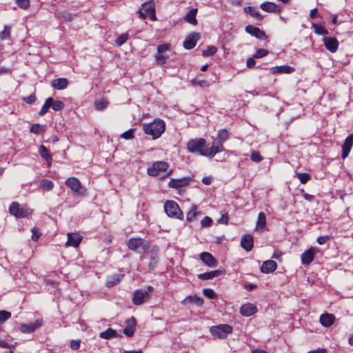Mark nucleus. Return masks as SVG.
I'll return each instance as SVG.
<instances>
[{
  "instance_id": "13",
  "label": "nucleus",
  "mask_w": 353,
  "mask_h": 353,
  "mask_svg": "<svg viewBox=\"0 0 353 353\" xmlns=\"http://www.w3.org/2000/svg\"><path fill=\"white\" fill-rule=\"evenodd\" d=\"M127 246L129 250L137 251L139 248L145 250L148 246L145 244L144 239L141 238H131L127 242Z\"/></svg>"
},
{
  "instance_id": "32",
  "label": "nucleus",
  "mask_w": 353,
  "mask_h": 353,
  "mask_svg": "<svg viewBox=\"0 0 353 353\" xmlns=\"http://www.w3.org/2000/svg\"><path fill=\"white\" fill-rule=\"evenodd\" d=\"M244 12L247 14H250L252 17L255 18L258 21H262L263 17L260 14L257 8L251 6L244 8Z\"/></svg>"
},
{
  "instance_id": "55",
  "label": "nucleus",
  "mask_w": 353,
  "mask_h": 353,
  "mask_svg": "<svg viewBox=\"0 0 353 353\" xmlns=\"http://www.w3.org/2000/svg\"><path fill=\"white\" fill-rule=\"evenodd\" d=\"M31 231L32 233V239L34 241H37L41 235V232L37 228H33Z\"/></svg>"
},
{
  "instance_id": "53",
  "label": "nucleus",
  "mask_w": 353,
  "mask_h": 353,
  "mask_svg": "<svg viewBox=\"0 0 353 353\" xmlns=\"http://www.w3.org/2000/svg\"><path fill=\"white\" fill-rule=\"evenodd\" d=\"M250 159L254 162H260L263 159V157L257 151H253L250 155Z\"/></svg>"
},
{
  "instance_id": "39",
  "label": "nucleus",
  "mask_w": 353,
  "mask_h": 353,
  "mask_svg": "<svg viewBox=\"0 0 353 353\" xmlns=\"http://www.w3.org/2000/svg\"><path fill=\"white\" fill-rule=\"evenodd\" d=\"M51 105L52 97H48L46 99L44 104L43 105L40 111L39 112V114L40 116H43L44 114H46L48 112L49 108L51 107Z\"/></svg>"
},
{
  "instance_id": "45",
  "label": "nucleus",
  "mask_w": 353,
  "mask_h": 353,
  "mask_svg": "<svg viewBox=\"0 0 353 353\" xmlns=\"http://www.w3.org/2000/svg\"><path fill=\"white\" fill-rule=\"evenodd\" d=\"M51 108L54 111H61L64 108V103L61 101H54V99L52 98V105Z\"/></svg>"
},
{
  "instance_id": "11",
  "label": "nucleus",
  "mask_w": 353,
  "mask_h": 353,
  "mask_svg": "<svg viewBox=\"0 0 353 353\" xmlns=\"http://www.w3.org/2000/svg\"><path fill=\"white\" fill-rule=\"evenodd\" d=\"M150 297L148 292L143 290H135L133 293L132 302L135 305H141L145 303Z\"/></svg>"
},
{
  "instance_id": "22",
  "label": "nucleus",
  "mask_w": 353,
  "mask_h": 353,
  "mask_svg": "<svg viewBox=\"0 0 353 353\" xmlns=\"http://www.w3.org/2000/svg\"><path fill=\"white\" fill-rule=\"evenodd\" d=\"M82 236L78 233H68L66 245L77 248L80 244Z\"/></svg>"
},
{
  "instance_id": "17",
  "label": "nucleus",
  "mask_w": 353,
  "mask_h": 353,
  "mask_svg": "<svg viewBox=\"0 0 353 353\" xmlns=\"http://www.w3.org/2000/svg\"><path fill=\"white\" fill-rule=\"evenodd\" d=\"M352 145H353V133L350 134L345 139L343 144L342 145L341 157L343 159H345V158L347 157Z\"/></svg>"
},
{
  "instance_id": "48",
  "label": "nucleus",
  "mask_w": 353,
  "mask_h": 353,
  "mask_svg": "<svg viewBox=\"0 0 353 353\" xmlns=\"http://www.w3.org/2000/svg\"><path fill=\"white\" fill-rule=\"evenodd\" d=\"M10 31L11 28L8 26H5L3 30L0 33V39L1 40L9 39L10 36Z\"/></svg>"
},
{
  "instance_id": "30",
  "label": "nucleus",
  "mask_w": 353,
  "mask_h": 353,
  "mask_svg": "<svg viewBox=\"0 0 353 353\" xmlns=\"http://www.w3.org/2000/svg\"><path fill=\"white\" fill-rule=\"evenodd\" d=\"M68 85V81L65 78H59L57 79H54L52 81V85L54 88L57 90H63Z\"/></svg>"
},
{
  "instance_id": "50",
  "label": "nucleus",
  "mask_w": 353,
  "mask_h": 353,
  "mask_svg": "<svg viewBox=\"0 0 353 353\" xmlns=\"http://www.w3.org/2000/svg\"><path fill=\"white\" fill-rule=\"evenodd\" d=\"M268 54V50L263 48L257 50L254 54L253 57L255 59H260Z\"/></svg>"
},
{
  "instance_id": "3",
  "label": "nucleus",
  "mask_w": 353,
  "mask_h": 353,
  "mask_svg": "<svg viewBox=\"0 0 353 353\" xmlns=\"http://www.w3.org/2000/svg\"><path fill=\"white\" fill-rule=\"evenodd\" d=\"M230 132L226 129H222L218 132L217 137L212 143V147L215 155L223 151V143L230 137Z\"/></svg>"
},
{
  "instance_id": "57",
  "label": "nucleus",
  "mask_w": 353,
  "mask_h": 353,
  "mask_svg": "<svg viewBox=\"0 0 353 353\" xmlns=\"http://www.w3.org/2000/svg\"><path fill=\"white\" fill-rule=\"evenodd\" d=\"M17 5L23 9H26L30 6V1L29 0H16Z\"/></svg>"
},
{
  "instance_id": "20",
  "label": "nucleus",
  "mask_w": 353,
  "mask_h": 353,
  "mask_svg": "<svg viewBox=\"0 0 353 353\" xmlns=\"http://www.w3.org/2000/svg\"><path fill=\"white\" fill-rule=\"evenodd\" d=\"M260 8L268 12L279 13L281 12V8L277 4L270 1L262 3Z\"/></svg>"
},
{
  "instance_id": "19",
  "label": "nucleus",
  "mask_w": 353,
  "mask_h": 353,
  "mask_svg": "<svg viewBox=\"0 0 353 353\" xmlns=\"http://www.w3.org/2000/svg\"><path fill=\"white\" fill-rule=\"evenodd\" d=\"M277 268L276 263L273 260L264 261L261 266V271L265 274H270L274 272Z\"/></svg>"
},
{
  "instance_id": "31",
  "label": "nucleus",
  "mask_w": 353,
  "mask_h": 353,
  "mask_svg": "<svg viewBox=\"0 0 353 353\" xmlns=\"http://www.w3.org/2000/svg\"><path fill=\"white\" fill-rule=\"evenodd\" d=\"M39 153L40 156L48 163V165L50 166L52 158L48 148L41 145L39 148Z\"/></svg>"
},
{
  "instance_id": "28",
  "label": "nucleus",
  "mask_w": 353,
  "mask_h": 353,
  "mask_svg": "<svg viewBox=\"0 0 353 353\" xmlns=\"http://www.w3.org/2000/svg\"><path fill=\"white\" fill-rule=\"evenodd\" d=\"M124 275L122 274H115L107 278L105 286L107 288H112L117 285L123 278Z\"/></svg>"
},
{
  "instance_id": "5",
  "label": "nucleus",
  "mask_w": 353,
  "mask_h": 353,
  "mask_svg": "<svg viewBox=\"0 0 353 353\" xmlns=\"http://www.w3.org/2000/svg\"><path fill=\"white\" fill-rule=\"evenodd\" d=\"M164 210L170 217L176 218L180 220L183 219L182 211L180 210L177 203L174 201H167L164 204Z\"/></svg>"
},
{
  "instance_id": "56",
  "label": "nucleus",
  "mask_w": 353,
  "mask_h": 353,
  "mask_svg": "<svg viewBox=\"0 0 353 353\" xmlns=\"http://www.w3.org/2000/svg\"><path fill=\"white\" fill-rule=\"evenodd\" d=\"M203 292V294L209 299H215L216 296L214 290L210 288L204 289Z\"/></svg>"
},
{
  "instance_id": "21",
  "label": "nucleus",
  "mask_w": 353,
  "mask_h": 353,
  "mask_svg": "<svg viewBox=\"0 0 353 353\" xmlns=\"http://www.w3.org/2000/svg\"><path fill=\"white\" fill-rule=\"evenodd\" d=\"M256 312V307L252 303L244 304L240 308V313L244 316H250Z\"/></svg>"
},
{
  "instance_id": "62",
  "label": "nucleus",
  "mask_w": 353,
  "mask_h": 353,
  "mask_svg": "<svg viewBox=\"0 0 353 353\" xmlns=\"http://www.w3.org/2000/svg\"><path fill=\"white\" fill-rule=\"evenodd\" d=\"M256 61L254 58H248L246 62L247 67L251 68L254 66Z\"/></svg>"
},
{
  "instance_id": "7",
  "label": "nucleus",
  "mask_w": 353,
  "mask_h": 353,
  "mask_svg": "<svg viewBox=\"0 0 353 353\" xmlns=\"http://www.w3.org/2000/svg\"><path fill=\"white\" fill-rule=\"evenodd\" d=\"M170 50L168 44H161L157 47V53L155 55L156 63L158 65H163L165 63L169 56L166 52Z\"/></svg>"
},
{
  "instance_id": "60",
  "label": "nucleus",
  "mask_w": 353,
  "mask_h": 353,
  "mask_svg": "<svg viewBox=\"0 0 353 353\" xmlns=\"http://www.w3.org/2000/svg\"><path fill=\"white\" fill-rule=\"evenodd\" d=\"M329 239L328 236H321L317 238L316 241L319 245H323L329 240Z\"/></svg>"
},
{
  "instance_id": "63",
  "label": "nucleus",
  "mask_w": 353,
  "mask_h": 353,
  "mask_svg": "<svg viewBox=\"0 0 353 353\" xmlns=\"http://www.w3.org/2000/svg\"><path fill=\"white\" fill-rule=\"evenodd\" d=\"M228 219L229 218L227 214H223L221 218L219 220V223L227 224Z\"/></svg>"
},
{
  "instance_id": "16",
  "label": "nucleus",
  "mask_w": 353,
  "mask_h": 353,
  "mask_svg": "<svg viewBox=\"0 0 353 353\" xmlns=\"http://www.w3.org/2000/svg\"><path fill=\"white\" fill-rule=\"evenodd\" d=\"M199 39L200 34L199 33L192 32L183 41V47L187 50L192 49Z\"/></svg>"
},
{
  "instance_id": "9",
  "label": "nucleus",
  "mask_w": 353,
  "mask_h": 353,
  "mask_svg": "<svg viewBox=\"0 0 353 353\" xmlns=\"http://www.w3.org/2000/svg\"><path fill=\"white\" fill-rule=\"evenodd\" d=\"M137 13L139 14V17L141 19H145L148 17L152 21L156 20L155 10L150 4H143L142 8L137 11Z\"/></svg>"
},
{
  "instance_id": "35",
  "label": "nucleus",
  "mask_w": 353,
  "mask_h": 353,
  "mask_svg": "<svg viewBox=\"0 0 353 353\" xmlns=\"http://www.w3.org/2000/svg\"><path fill=\"white\" fill-rule=\"evenodd\" d=\"M117 332L112 328H108L99 334V337L104 339H110L117 337Z\"/></svg>"
},
{
  "instance_id": "1",
  "label": "nucleus",
  "mask_w": 353,
  "mask_h": 353,
  "mask_svg": "<svg viewBox=\"0 0 353 353\" xmlns=\"http://www.w3.org/2000/svg\"><path fill=\"white\" fill-rule=\"evenodd\" d=\"M189 152L212 159L215 156L212 147L206 148V141L203 138L190 139L187 144Z\"/></svg>"
},
{
  "instance_id": "64",
  "label": "nucleus",
  "mask_w": 353,
  "mask_h": 353,
  "mask_svg": "<svg viewBox=\"0 0 353 353\" xmlns=\"http://www.w3.org/2000/svg\"><path fill=\"white\" fill-rule=\"evenodd\" d=\"M307 353H327V350L325 348H319L315 350L310 351Z\"/></svg>"
},
{
  "instance_id": "4",
  "label": "nucleus",
  "mask_w": 353,
  "mask_h": 353,
  "mask_svg": "<svg viewBox=\"0 0 353 353\" xmlns=\"http://www.w3.org/2000/svg\"><path fill=\"white\" fill-rule=\"evenodd\" d=\"M232 327L228 324H220L210 327L211 334L219 339H226L232 332Z\"/></svg>"
},
{
  "instance_id": "40",
  "label": "nucleus",
  "mask_w": 353,
  "mask_h": 353,
  "mask_svg": "<svg viewBox=\"0 0 353 353\" xmlns=\"http://www.w3.org/2000/svg\"><path fill=\"white\" fill-rule=\"evenodd\" d=\"M312 27L314 29V32L319 35H327L328 34V31L325 30L321 25L313 23Z\"/></svg>"
},
{
  "instance_id": "47",
  "label": "nucleus",
  "mask_w": 353,
  "mask_h": 353,
  "mask_svg": "<svg viewBox=\"0 0 353 353\" xmlns=\"http://www.w3.org/2000/svg\"><path fill=\"white\" fill-rule=\"evenodd\" d=\"M296 176L303 184L306 183L310 179V175L308 173L296 172Z\"/></svg>"
},
{
  "instance_id": "27",
  "label": "nucleus",
  "mask_w": 353,
  "mask_h": 353,
  "mask_svg": "<svg viewBox=\"0 0 353 353\" xmlns=\"http://www.w3.org/2000/svg\"><path fill=\"white\" fill-rule=\"evenodd\" d=\"M314 250L313 248H310L306 251H305L301 254V263L303 265H307L311 263V262L314 259Z\"/></svg>"
},
{
  "instance_id": "36",
  "label": "nucleus",
  "mask_w": 353,
  "mask_h": 353,
  "mask_svg": "<svg viewBox=\"0 0 353 353\" xmlns=\"http://www.w3.org/2000/svg\"><path fill=\"white\" fill-rule=\"evenodd\" d=\"M266 225V216L264 212H261L258 215V219L256 221V230H263Z\"/></svg>"
},
{
  "instance_id": "25",
  "label": "nucleus",
  "mask_w": 353,
  "mask_h": 353,
  "mask_svg": "<svg viewBox=\"0 0 353 353\" xmlns=\"http://www.w3.org/2000/svg\"><path fill=\"white\" fill-rule=\"evenodd\" d=\"M241 247L249 252L253 248V238L250 234H245L241 238Z\"/></svg>"
},
{
  "instance_id": "12",
  "label": "nucleus",
  "mask_w": 353,
  "mask_h": 353,
  "mask_svg": "<svg viewBox=\"0 0 353 353\" xmlns=\"http://www.w3.org/2000/svg\"><path fill=\"white\" fill-rule=\"evenodd\" d=\"M43 325L42 319H37L34 322L29 323H21L19 330L24 334H30L34 332L37 328Z\"/></svg>"
},
{
  "instance_id": "37",
  "label": "nucleus",
  "mask_w": 353,
  "mask_h": 353,
  "mask_svg": "<svg viewBox=\"0 0 353 353\" xmlns=\"http://www.w3.org/2000/svg\"><path fill=\"white\" fill-rule=\"evenodd\" d=\"M184 303H193L196 305L197 306H201L203 303V300L201 297L196 296H189L184 301Z\"/></svg>"
},
{
  "instance_id": "59",
  "label": "nucleus",
  "mask_w": 353,
  "mask_h": 353,
  "mask_svg": "<svg viewBox=\"0 0 353 353\" xmlns=\"http://www.w3.org/2000/svg\"><path fill=\"white\" fill-rule=\"evenodd\" d=\"M23 100L28 104H32L36 101V97L35 95L32 94L28 97H23Z\"/></svg>"
},
{
  "instance_id": "23",
  "label": "nucleus",
  "mask_w": 353,
  "mask_h": 353,
  "mask_svg": "<svg viewBox=\"0 0 353 353\" xmlns=\"http://www.w3.org/2000/svg\"><path fill=\"white\" fill-rule=\"evenodd\" d=\"M127 325L123 330V334L127 336H132L135 331V319L132 317L126 321Z\"/></svg>"
},
{
  "instance_id": "34",
  "label": "nucleus",
  "mask_w": 353,
  "mask_h": 353,
  "mask_svg": "<svg viewBox=\"0 0 353 353\" xmlns=\"http://www.w3.org/2000/svg\"><path fill=\"white\" fill-rule=\"evenodd\" d=\"M292 71H293V68L287 65H281V66H275V67H272L270 69V72L272 74H276V73L289 74V73H291Z\"/></svg>"
},
{
  "instance_id": "14",
  "label": "nucleus",
  "mask_w": 353,
  "mask_h": 353,
  "mask_svg": "<svg viewBox=\"0 0 353 353\" xmlns=\"http://www.w3.org/2000/svg\"><path fill=\"white\" fill-rule=\"evenodd\" d=\"M245 30L247 33L260 40H265L268 38L264 31L261 30L259 28L255 27L252 25H248Z\"/></svg>"
},
{
  "instance_id": "46",
  "label": "nucleus",
  "mask_w": 353,
  "mask_h": 353,
  "mask_svg": "<svg viewBox=\"0 0 353 353\" xmlns=\"http://www.w3.org/2000/svg\"><path fill=\"white\" fill-rule=\"evenodd\" d=\"M128 38H129V35L128 33H123L116 39L115 43L117 46H121L126 42V41L128 39Z\"/></svg>"
},
{
  "instance_id": "15",
  "label": "nucleus",
  "mask_w": 353,
  "mask_h": 353,
  "mask_svg": "<svg viewBox=\"0 0 353 353\" xmlns=\"http://www.w3.org/2000/svg\"><path fill=\"white\" fill-rule=\"evenodd\" d=\"M325 48L332 53L337 51L339 46L338 40L335 37H325L323 39Z\"/></svg>"
},
{
  "instance_id": "10",
  "label": "nucleus",
  "mask_w": 353,
  "mask_h": 353,
  "mask_svg": "<svg viewBox=\"0 0 353 353\" xmlns=\"http://www.w3.org/2000/svg\"><path fill=\"white\" fill-rule=\"evenodd\" d=\"M168 164L165 161H157L152 164L147 170V173L152 176H157L161 172L165 171Z\"/></svg>"
},
{
  "instance_id": "26",
  "label": "nucleus",
  "mask_w": 353,
  "mask_h": 353,
  "mask_svg": "<svg viewBox=\"0 0 353 353\" xmlns=\"http://www.w3.org/2000/svg\"><path fill=\"white\" fill-rule=\"evenodd\" d=\"M201 260L209 267H214L216 265L215 258L209 252H203L200 255Z\"/></svg>"
},
{
  "instance_id": "58",
  "label": "nucleus",
  "mask_w": 353,
  "mask_h": 353,
  "mask_svg": "<svg viewBox=\"0 0 353 353\" xmlns=\"http://www.w3.org/2000/svg\"><path fill=\"white\" fill-rule=\"evenodd\" d=\"M212 220L209 216H205L201 221L203 227L210 226L212 224Z\"/></svg>"
},
{
  "instance_id": "49",
  "label": "nucleus",
  "mask_w": 353,
  "mask_h": 353,
  "mask_svg": "<svg viewBox=\"0 0 353 353\" xmlns=\"http://www.w3.org/2000/svg\"><path fill=\"white\" fill-rule=\"evenodd\" d=\"M159 259L156 254H152L150 256V261L149 263V268L152 270L156 268L157 264L158 263Z\"/></svg>"
},
{
  "instance_id": "43",
  "label": "nucleus",
  "mask_w": 353,
  "mask_h": 353,
  "mask_svg": "<svg viewBox=\"0 0 353 353\" xmlns=\"http://www.w3.org/2000/svg\"><path fill=\"white\" fill-rule=\"evenodd\" d=\"M197 214L196 207L192 206L186 214V219L188 222L192 221Z\"/></svg>"
},
{
  "instance_id": "52",
  "label": "nucleus",
  "mask_w": 353,
  "mask_h": 353,
  "mask_svg": "<svg viewBox=\"0 0 353 353\" xmlns=\"http://www.w3.org/2000/svg\"><path fill=\"white\" fill-rule=\"evenodd\" d=\"M11 316V313L6 310L0 311V324H2Z\"/></svg>"
},
{
  "instance_id": "51",
  "label": "nucleus",
  "mask_w": 353,
  "mask_h": 353,
  "mask_svg": "<svg viewBox=\"0 0 353 353\" xmlns=\"http://www.w3.org/2000/svg\"><path fill=\"white\" fill-rule=\"evenodd\" d=\"M135 129L131 128L121 134V137L124 139H132Z\"/></svg>"
},
{
  "instance_id": "24",
  "label": "nucleus",
  "mask_w": 353,
  "mask_h": 353,
  "mask_svg": "<svg viewBox=\"0 0 353 353\" xmlns=\"http://www.w3.org/2000/svg\"><path fill=\"white\" fill-rule=\"evenodd\" d=\"M335 321V316L332 314L325 313L320 316V323L325 327L331 326Z\"/></svg>"
},
{
  "instance_id": "8",
  "label": "nucleus",
  "mask_w": 353,
  "mask_h": 353,
  "mask_svg": "<svg viewBox=\"0 0 353 353\" xmlns=\"http://www.w3.org/2000/svg\"><path fill=\"white\" fill-rule=\"evenodd\" d=\"M65 185L70 188L75 194L78 195H83L84 189L81 185L80 181L74 176L69 177L66 181Z\"/></svg>"
},
{
  "instance_id": "33",
  "label": "nucleus",
  "mask_w": 353,
  "mask_h": 353,
  "mask_svg": "<svg viewBox=\"0 0 353 353\" xmlns=\"http://www.w3.org/2000/svg\"><path fill=\"white\" fill-rule=\"evenodd\" d=\"M197 13L196 8H192L189 10L187 14L185 16V21L190 24L196 25L197 23V21L196 19V15Z\"/></svg>"
},
{
  "instance_id": "41",
  "label": "nucleus",
  "mask_w": 353,
  "mask_h": 353,
  "mask_svg": "<svg viewBox=\"0 0 353 353\" xmlns=\"http://www.w3.org/2000/svg\"><path fill=\"white\" fill-rule=\"evenodd\" d=\"M192 85L194 86H199L201 88H206L209 86V83L205 79H194L191 81Z\"/></svg>"
},
{
  "instance_id": "42",
  "label": "nucleus",
  "mask_w": 353,
  "mask_h": 353,
  "mask_svg": "<svg viewBox=\"0 0 353 353\" xmlns=\"http://www.w3.org/2000/svg\"><path fill=\"white\" fill-rule=\"evenodd\" d=\"M30 132L34 134H39L45 132L44 127L39 123H34L30 128Z\"/></svg>"
},
{
  "instance_id": "38",
  "label": "nucleus",
  "mask_w": 353,
  "mask_h": 353,
  "mask_svg": "<svg viewBox=\"0 0 353 353\" xmlns=\"http://www.w3.org/2000/svg\"><path fill=\"white\" fill-rule=\"evenodd\" d=\"M39 188L46 191H50L54 187V183L48 179H42L39 183Z\"/></svg>"
},
{
  "instance_id": "6",
  "label": "nucleus",
  "mask_w": 353,
  "mask_h": 353,
  "mask_svg": "<svg viewBox=\"0 0 353 353\" xmlns=\"http://www.w3.org/2000/svg\"><path fill=\"white\" fill-rule=\"evenodd\" d=\"M9 212L17 219L26 218L31 214L30 209L21 208L19 203L15 201L10 204Z\"/></svg>"
},
{
  "instance_id": "18",
  "label": "nucleus",
  "mask_w": 353,
  "mask_h": 353,
  "mask_svg": "<svg viewBox=\"0 0 353 353\" xmlns=\"http://www.w3.org/2000/svg\"><path fill=\"white\" fill-rule=\"evenodd\" d=\"M190 178L172 179L168 183V186L171 188L178 189L188 185L190 183Z\"/></svg>"
},
{
  "instance_id": "61",
  "label": "nucleus",
  "mask_w": 353,
  "mask_h": 353,
  "mask_svg": "<svg viewBox=\"0 0 353 353\" xmlns=\"http://www.w3.org/2000/svg\"><path fill=\"white\" fill-rule=\"evenodd\" d=\"M81 341L79 340H72L70 342V347L72 350H78L80 347Z\"/></svg>"
},
{
  "instance_id": "54",
  "label": "nucleus",
  "mask_w": 353,
  "mask_h": 353,
  "mask_svg": "<svg viewBox=\"0 0 353 353\" xmlns=\"http://www.w3.org/2000/svg\"><path fill=\"white\" fill-rule=\"evenodd\" d=\"M107 104H108L107 101H105L104 100H101V101H95L94 106L97 110H102L103 109L106 108Z\"/></svg>"
},
{
  "instance_id": "2",
  "label": "nucleus",
  "mask_w": 353,
  "mask_h": 353,
  "mask_svg": "<svg viewBox=\"0 0 353 353\" xmlns=\"http://www.w3.org/2000/svg\"><path fill=\"white\" fill-rule=\"evenodd\" d=\"M165 126L163 120L156 119L151 123L144 124L143 130L145 134L151 135L153 139H156L164 132Z\"/></svg>"
},
{
  "instance_id": "44",
  "label": "nucleus",
  "mask_w": 353,
  "mask_h": 353,
  "mask_svg": "<svg viewBox=\"0 0 353 353\" xmlns=\"http://www.w3.org/2000/svg\"><path fill=\"white\" fill-rule=\"evenodd\" d=\"M217 51V49L215 46H208L205 50H203L202 52V54L204 57L213 56Z\"/></svg>"
},
{
  "instance_id": "29",
  "label": "nucleus",
  "mask_w": 353,
  "mask_h": 353,
  "mask_svg": "<svg viewBox=\"0 0 353 353\" xmlns=\"http://www.w3.org/2000/svg\"><path fill=\"white\" fill-rule=\"evenodd\" d=\"M223 274V271L220 270H216L202 274H199L198 275V278L201 280H209L212 279L214 277H218L221 276Z\"/></svg>"
}]
</instances>
